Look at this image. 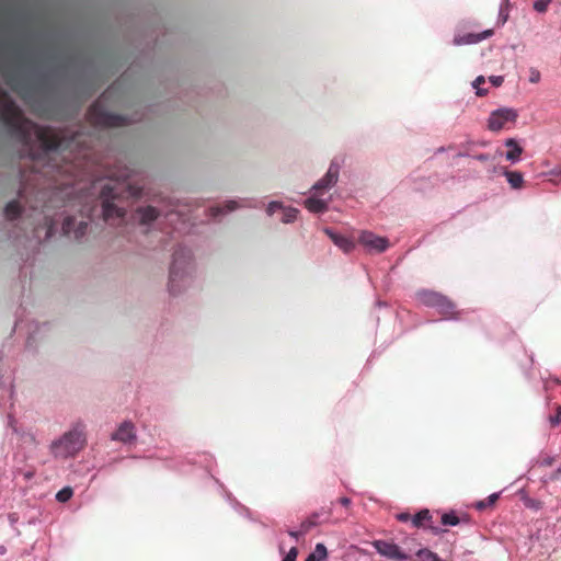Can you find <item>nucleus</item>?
I'll return each mask as SVG.
<instances>
[{
  "instance_id": "obj_1",
  "label": "nucleus",
  "mask_w": 561,
  "mask_h": 561,
  "mask_svg": "<svg viewBox=\"0 0 561 561\" xmlns=\"http://www.w3.org/2000/svg\"><path fill=\"white\" fill-rule=\"evenodd\" d=\"M129 178L130 171L126 169L122 172L111 173L106 181L98 180L93 183V191H100V195L103 198L102 213L106 222L114 224L116 220L123 222L126 216V211L123 208L112 203L113 199L117 198L124 191H128L131 196L139 194L137 187L127 183Z\"/></svg>"
},
{
  "instance_id": "obj_2",
  "label": "nucleus",
  "mask_w": 561,
  "mask_h": 561,
  "mask_svg": "<svg viewBox=\"0 0 561 561\" xmlns=\"http://www.w3.org/2000/svg\"><path fill=\"white\" fill-rule=\"evenodd\" d=\"M87 443V425L82 421H77L59 437L51 440L48 449L55 459L67 460L79 455L84 449Z\"/></svg>"
},
{
  "instance_id": "obj_3",
  "label": "nucleus",
  "mask_w": 561,
  "mask_h": 561,
  "mask_svg": "<svg viewBox=\"0 0 561 561\" xmlns=\"http://www.w3.org/2000/svg\"><path fill=\"white\" fill-rule=\"evenodd\" d=\"M342 161L333 159L325 174L318 180L310 190V196L305 199V207L313 214H322L328 210L331 202L330 190L337 183Z\"/></svg>"
},
{
  "instance_id": "obj_4",
  "label": "nucleus",
  "mask_w": 561,
  "mask_h": 561,
  "mask_svg": "<svg viewBox=\"0 0 561 561\" xmlns=\"http://www.w3.org/2000/svg\"><path fill=\"white\" fill-rule=\"evenodd\" d=\"M194 274V261L190 249L180 247L172 256L169 272V291L179 295L190 286Z\"/></svg>"
},
{
  "instance_id": "obj_5",
  "label": "nucleus",
  "mask_w": 561,
  "mask_h": 561,
  "mask_svg": "<svg viewBox=\"0 0 561 561\" xmlns=\"http://www.w3.org/2000/svg\"><path fill=\"white\" fill-rule=\"evenodd\" d=\"M7 426L11 432V442L16 445L25 458L31 457L39 444L32 428L24 427L12 415L8 416Z\"/></svg>"
},
{
  "instance_id": "obj_6",
  "label": "nucleus",
  "mask_w": 561,
  "mask_h": 561,
  "mask_svg": "<svg viewBox=\"0 0 561 561\" xmlns=\"http://www.w3.org/2000/svg\"><path fill=\"white\" fill-rule=\"evenodd\" d=\"M87 117L89 123L96 127H122L128 124L125 116L107 112L102 98L89 107Z\"/></svg>"
},
{
  "instance_id": "obj_7",
  "label": "nucleus",
  "mask_w": 561,
  "mask_h": 561,
  "mask_svg": "<svg viewBox=\"0 0 561 561\" xmlns=\"http://www.w3.org/2000/svg\"><path fill=\"white\" fill-rule=\"evenodd\" d=\"M417 301L426 307L436 308L439 313L445 317L451 314L454 305L445 296L432 291V290H420L416 293Z\"/></svg>"
},
{
  "instance_id": "obj_8",
  "label": "nucleus",
  "mask_w": 561,
  "mask_h": 561,
  "mask_svg": "<svg viewBox=\"0 0 561 561\" xmlns=\"http://www.w3.org/2000/svg\"><path fill=\"white\" fill-rule=\"evenodd\" d=\"M517 112L513 108H499L490 114L488 127L492 131H499L508 128L515 123Z\"/></svg>"
},
{
  "instance_id": "obj_9",
  "label": "nucleus",
  "mask_w": 561,
  "mask_h": 561,
  "mask_svg": "<svg viewBox=\"0 0 561 561\" xmlns=\"http://www.w3.org/2000/svg\"><path fill=\"white\" fill-rule=\"evenodd\" d=\"M358 242L368 253H382L389 248V240L387 238L367 230L359 233Z\"/></svg>"
},
{
  "instance_id": "obj_10",
  "label": "nucleus",
  "mask_w": 561,
  "mask_h": 561,
  "mask_svg": "<svg viewBox=\"0 0 561 561\" xmlns=\"http://www.w3.org/2000/svg\"><path fill=\"white\" fill-rule=\"evenodd\" d=\"M36 217H42L41 221L35 224V219H33L32 225L33 228V238L37 241L48 240L55 232L56 222L55 220L46 214L36 213Z\"/></svg>"
},
{
  "instance_id": "obj_11",
  "label": "nucleus",
  "mask_w": 561,
  "mask_h": 561,
  "mask_svg": "<svg viewBox=\"0 0 561 561\" xmlns=\"http://www.w3.org/2000/svg\"><path fill=\"white\" fill-rule=\"evenodd\" d=\"M373 547L380 556L389 560L404 561L409 558V556L397 543L390 541L375 540L373 542Z\"/></svg>"
},
{
  "instance_id": "obj_12",
  "label": "nucleus",
  "mask_w": 561,
  "mask_h": 561,
  "mask_svg": "<svg viewBox=\"0 0 561 561\" xmlns=\"http://www.w3.org/2000/svg\"><path fill=\"white\" fill-rule=\"evenodd\" d=\"M137 439V431L130 421L122 422L116 431L111 434V440L118 442L124 445H131Z\"/></svg>"
},
{
  "instance_id": "obj_13",
  "label": "nucleus",
  "mask_w": 561,
  "mask_h": 561,
  "mask_svg": "<svg viewBox=\"0 0 561 561\" xmlns=\"http://www.w3.org/2000/svg\"><path fill=\"white\" fill-rule=\"evenodd\" d=\"M13 379L11 374L0 376V409L5 410L8 407L13 405Z\"/></svg>"
},
{
  "instance_id": "obj_14",
  "label": "nucleus",
  "mask_w": 561,
  "mask_h": 561,
  "mask_svg": "<svg viewBox=\"0 0 561 561\" xmlns=\"http://www.w3.org/2000/svg\"><path fill=\"white\" fill-rule=\"evenodd\" d=\"M87 220H80L77 222L75 217H67L62 222V232L66 236L73 234L75 239H80L84 236L88 228Z\"/></svg>"
},
{
  "instance_id": "obj_15",
  "label": "nucleus",
  "mask_w": 561,
  "mask_h": 561,
  "mask_svg": "<svg viewBox=\"0 0 561 561\" xmlns=\"http://www.w3.org/2000/svg\"><path fill=\"white\" fill-rule=\"evenodd\" d=\"M324 233L332 240V242L341 249L344 253H350L355 248V242L352 238L336 233L331 228H324Z\"/></svg>"
},
{
  "instance_id": "obj_16",
  "label": "nucleus",
  "mask_w": 561,
  "mask_h": 561,
  "mask_svg": "<svg viewBox=\"0 0 561 561\" xmlns=\"http://www.w3.org/2000/svg\"><path fill=\"white\" fill-rule=\"evenodd\" d=\"M493 30H485L481 33H468L465 35H457L454 37V44L457 46L477 44L483 39H486L493 35Z\"/></svg>"
},
{
  "instance_id": "obj_17",
  "label": "nucleus",
  "mask_w": 561,
  "mask_h": 561,
  "mask_svg": "<svg viewBox=\"0 0 561 561\" xmlns=\"http://www.w3.org/2000/svg\"><path fill=\"white\" fill-rule=\"evenodd\" d=\"M506 150H497L494 158H505L512 164H515L522 160L523 148L518 142H504Z\"/></svg>"
},
{
  "instance_id": "obj_18",
  "label": "nucleus",
  "mask_w": 561,
  "mask_h": 561,
  "mask_svg": "<svg viewBox=\"0 0 561 561\" xmlns=\"http://www.w3.org/2000/svg\"><path fill=\"white\" fill-rule=\"evenodd\" d=\"M137 216L141 225L149 226L161 216V213L156 207L146 206L137 210Z\"/></svg>"
},
{
  "instance_id": "obj_19",
  "label": "nucleus",
  "mask_w": 561,
  "mask_h": 561,
  "mask_svg": "<svg viewBox=\"0 0 561 561\" xmlns=\"http://www.w3.org/2000/svg\"><path fill=\"white\" fill-rule=\"evenodd\" d=\"M493 172L505 175L508 184L513 188H520L524 182L523 174L520 172L507 171L505 168H494Z\"/></svg>"
},
{
  "instance_id": "obj_20",
  "label": "nucleus",
  "mask_w": 561,
  "mask_h": 561,
  "mask_svg": "<svg viewBox=\"0 0 561 561\" xmlns=\"http://www.w3.org/2000/svg\"><path fill=\"white\" fill-rule=\"evenodd\" d=\"M238 207H239L238 202H236V201H228V202H226L222 205L213 206L209 209L210 210V216L218 217L220 215L231 213L234 209H237Z\"/></svg>"
},
{
  "instance_id": "obj_21",
  "label": "nucleus",
  "mask_w": 561,
  "mask_h": 561,
  "mask_svg": "<svg viewBox=\"0 0 561 561\" xmlns=\"http://www.w3.org/2000/svg\"><path fill=\"white\" fill-rule=\"evenodd\" d=\"M21 116L20 108L14 102L8 101L3 107V117L7 122L18 121Z\"/></svg>"
},
{
  "instance_id": "obj_22",
  "label": "nucleus",
  "mask_w": 561,
  "mask_h": 561,
  "mask_svg": "<svg viewBox=\"0 0 561 561\" xmlns=\"http://www.w3.org/2000/svg\"><path fill=\"white\" fill-rule=\"evenodd\" d=\"M21 213V207L19 203L15 201L8 203V205L4 208V216L9 220H14L19 218Z\"/></svg>"
},
{
  "instance_id": "obj_23",
  "label": "nucleus",
  "mask_w": 561,
  "mask_h": 561,
  "mask_svg": "<svg viewBox=\"0 0 561 561\" xmlns=\"http://www.w3.org/2000/svg\"><path fill=\"white\" fill-rule=\"evenodd\" d=\"M432 520V515H431V512L428 510H421L419 513H416L413 517H412V525L414 527H422L424 526V524L426 522H431Z\"/></svg>"
},
{
  "instance_id": "obj_24",
  "label": "nucleus",
  "mask_w": 561,
  "mask_h": 561,
  "mask_svg": "<svg viewBox=\"0 0 561 561\" xmlns=\"http://www.w3.org/2000/svg\"><path fill=\"white\" fill-rule=\"evenodd\" d=\"M327 548L323 543H317L314 550L306 558L305 561H322L327 558Z\"/></svg>"
},
{
  "instance_id": "obj_25",
  "label": "nucleus",
  "mask_w": 561,
  "mask_h": 561,
  "mask_svg": "<svg viewBox=\"0 0 561 561\" xmlns=\"http://www.w3.org/2000/svg\"><path fill=\"white\" fill-rule=\"evenodd\" d=\"M283 216H282V222L284 224H291L297 219L299 210L297 208L285 206L282 209Z\"/></svg>"
},
{
  "instance_id": "obj_26",
  "label": "nucleus",
  "mask_w": 561,
  "mask_h": 561,
  "mask_svg": "<svg viewBox=\"0 0 561 561\" xmlns=\"http://www.w3.org/2000/svg\"><path fill=\"white\" fill-rule=\"evenodd\" d=\"M416 556L421 561H442L437 553L428 550V549H420L416 552Z\"/></svg>"
},
{
  "instance_id": "obj_27",
  "label": "nucleus",
  "mask_w": 561,
  "mask_h": 561,
  "mask_svg": "<svg viewBox=\"0 0 561 561\" xmlns=\"http://www.w3.org/2000/svg\"><path fill=\"white\" fill-rule=\"evenodd\" d=\"M442 524L444 526H457L460 524V518L456 515L455 512L444 513L442 515Z\"/></svg>"
},
{
  "instance_id": "obj_28",
  "label": "nucleus",
  "mask_w": 561,
  "mask_h": 561,
  "mask_svg": "<svg viewBox=\"0 0 561 561\" xmlns=\"http://www.w3.org/2000/svg\"><path fill=\"white\" fill-rule=\"evenodd\" d=\"M73 495V491L70 486H65L61 490H59L56 494V500L60 503H66L69 501Z\"/></svg>"
},
{
  "instance_id": "obj_29",
  "label": "nucleus",
  "mask_w": 561,
  "mask_h": 561,
  "mask_svg": "<svg viewBox=\"0 0 561 561\" xmlns=\"http://www.w3.org/2000/svg\"><path fill=\"white\" fill-rule=\"evenodd\" d=\"M552 0H535L533 3V8L535 11L539 13H545L548 10V7Z\"/></svg>"
},
{
  "instance_id": "obj_30",
  "label": "nucleus",
  "mask_w": 561,
  "mask_h": 561,
  "mask_svg": "<svg viewBox=\"0 0 561 561\" xmlns=\"http://www.w3.org/2000/svg\"><path fill=\"white\" fill-rule=\"evenodd\" d=\"M285 206L283 203L278 201H272L268 203L266 207V213L268 216H273L277 210H282Z\"/></svg>"
},
{
  "instance_id": "obj_31",
  "label": "nucleus",
  "mask_w": 561,
  "mask_h": 561,
  "mask_svg": "<svg viewBox=\"0 0 561 561\" xmlns=\"http://www.w3.org/2000/svg\"><path fill=\"white\" fill-rule=\"evenodd\" d=\"M43 144L45 145L46 151L51 152V151L59 150L64 142L54 141V142H43Z\"/></svg>"
},
{
  "instance_id": "obj_32",
  "label": "nucleus",
  "mask_w": 561,
  "mask_h": 561,
  "mask_svg": "<svg viewBox=\"0 0 561 561\" xmlns=\"http://www.w3.org/2000/svg\"><path fill=\"white\" fill-rule=\"evenodd\" d=\"M297 553H298L297 549L291 548L282 561H296Z\"/></svg>"
},
{
  "instance_id": "obj_33",
  "label": "nucleus",
  "mask_w": 561,
  "mask_h": 561,
  "mask_svg": "<svg viewBox=\"0 0 561 561\" xmlns=\"http://www.w3.org/2000/svg\"><path fill=\"white\" fill-rule=\"evenodd\" d=\"M500 496V493H492L488 496V499L485 500V502L488 503L489 506H492L496 500L499 499Z\"/></svg>"
},
{
  "instance_id": "obj_34",
  "label": "nucleus",
  "mask_w": 561,
  "mask_h": 561,
  "mask_svg": "<svg viewBox=\"0 0 561 561\" xmlns=\"http://www.w3.org/2000/svg\"><path fill=\"white\" fill-rule=\"evenodd\" d=\"M490 81L495 87H500L503 83L504 79H503V77H500V76H492V77H490Z\"/></svg>"
},
{
  "instance_id": "obj_35",
  "label": "nucleus",
  "mask_w": 561,
  "mask_h": 561,
  "mask_svg": "<svg viewBox=\"0 0 561 561\" xmlns=\"http://www.w3.org/2000/svg\"><path fill=\"white\" fill-rule=\"evenodd\" d=\"M311 526H312V523H311V522H304V523L301 524V530H300V531H301V534H302V535H304V534H306V533L310 529V527H311Z\"/></svg>"
},
{
  "instance_id": "obj_36",
  "label": "nucleus",
  "mask_w": 561,
  "mask_h": 561,
  "mask_svg": "<svg viewBox=\"0 0 561 561\" xmlns=\"http://www.w3.org/2000/svg\"><path fill=\"white\" fill-rule=\"evenodd\" d=\"M339 503L345 507L350 506L352 501L350 497H346V496H343L341 499H339Z\"/></svg>"
},
{
  "instance_id": "obj_37",
  "label": "nucleus",
  "mask_w": 561,
  "mask_h": 561,
  "mask_svg": "<svg viewBox=\"0 0 561 561\" xmlns=\"http://www.w3.org/2000/svg\"><path fill=\"white\" fill-rule=\"evenodd\" d=\"M474 506L477 510L482 511V510L486 508L489 505L485 501H479L474 504Z\"/></svg>"
},
{
  "instance_id": "obj_38",
  "label": "nucleus",
  "mask_w": 561,
  "mask_h": 561,
  "mask_svg": "<svg viewBox=\"0 0 561 561\" xmlns=\"http://www.w3.org/2000/svg\"><path fill=\"white\" fill-rule=\"evenodd\" d=\"M397 518L400 522H408L410 519V514L409 513H400L397 515Z\"/></svg>"
},
{
  "instance_id": "obj_39",
  "label": "nucleus",
  "mask_w": 561,
  "mask_h": 561,
  "mask_svg": "<svg viewBox=\"0 0 561 561\" xmlns=\"http://www.w3.org/2000/svg\"><path fill=\"white\" fill-rule=\"evenodd\" d=\"M560 416H561V410H559V412H558V414L556 416H551L550 417V422L552 424H559L561 422Z\"/></svg>"
},
{
  "instance_id": "obj_40",
  "label": "nucleus",
  "mask_w": 561,
  "mask_h": 561,
  "mask_svg": "<svg viewBox=\"0 0 561 561\" xmlns=\"http://www.w3.org/2000/svg\"><path fill=\"white\" fill-rule=\"evenodd\" d=\"M288 535H289L290 537H293L294 539H296V540H297V539H298L302 534H301V531H297V530H289V531H288Z\"/></svg>"
},
{
  "instance_id": "obj_41",
  "label": "nucleus",
  "mask_w": 561,
  "mask_h": 561,
  "mask_svg": "<svg viewBox=\"0 0 561 561\" xmlns=\"http://www.w3.org/2000/svg\"><path fill=\"white\" fill-rule=\"evenodd\" d=\"M539 78H540V75H539V72H538V71L533 72V73H531V77H530V81H531L533 83H536V82H538V81H539Z\"/></svg>"
},
{
  "instance_id": "obj_42",
  "label": "nucleus",
  "mask_w": 561,
  "mask_h": 561,
  "mask_svg": "<svg viewBox=\"0 0 561 561\" xmlns=\"http://www.w3.org/2000/svg\"><path fill=\"white\" fill-rule=\"evenodd\" d=\"M428 528L432 530L433 534L435 535H438L440 533H443V529H440L439 527H435V526H428Z\"/></svg>"
},
{
  "instance_id": "obj_43",
  "label": "nucleus",
  "mask_w": 561,
  "mask_h": 561,
  "mask_svg": "<svg viewBox=\"0 0 561 561\" xmlns=\"http://www.w3.org/2000/svg\"><path fill=\"white\" fill-rule=\"evenodd\" d=\"M481 83H484V78L482 76L478 77L476 80H474V87H478L479 84Z\"/></svg>"
},
{
  "instance_id": "obj_44",
  "label": "nucleus",
  "mask_w": 561,
  "mask_h": 561,
  "mask_svg": "<svg viewBox=\"0 0 561 561\" xmlns=\"http://www.w3.org/2000/svg\"><path fill=\"white\" fill-rule=\"evenodd\" d=\"M36 140L44 141V140H59V139L58 138H48L44 135H41V136H38V138Z\"/></svg>"
},
{
  "instance_id": "obj_45",
  "label": "nucleus",
  "mask_w": 561,
  "mask_h": 561,
  "mask_svg": "<svg viewBox=\"0 0 561 561\" xmlns=\"http://www.w3.org/2000/svg\"><path fill=\"white\" fill-rule=\"evenodd\" d=\"M82 213H84L87 215V217L89 218L90 217V213H91V208H88L87 206H84L82 209H81Z\"/></svg>"
},
{
  "instance_id": "obj_46",
  "label": "nucleus",
  "mask_w": 561,
  "mask_h": 561,
  "mask_svg": "<svg viewBox=\"0 0 561 561\" xmlns=\"http://www.w3.org/2000/svg\"><path fill=\"white\" fill-rule=\"evenodd\" d=\"M477 159H479V160H485V159H486V157H485V156H483V154H480V156H478V157H477Z\"/></svg>"
},
{
  "instance_id": "obj_47",
  "label": "nucleus",
  "mask_w": 561,
  "mask_h": 561,
  "mask_svg": "<svg viewBox=\"0 0 561 561\" xmlns=\"http://www.w3.org/2000/svg\"><path fill=\"white\" fill-rule=\"evenodd\" d=\"M170 216H172V213H167L165 214V217H170Z\"/></svg>"
},
{
  "instance_id": "obj_48",
  "label": "nucleus",
  "mask_w": 561,
  "mask_h": 561,
  "mask_svg": "<svg viewBox=\"0 0 561 561\" xmlns=\"http://www.w3.org/2000/svg\"><path fill=\"white\" fill-rule=\"evenodd\" d=\"M442 561H445V560H442Z\"/></svg>"
}]
</instances>
